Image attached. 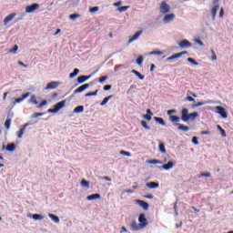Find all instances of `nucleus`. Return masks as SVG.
Listing matches in <instances>:
<instances>
[{"label": "nucleus", "mask_w": 233, "mask_h": 233, "mask_svg": "<svg viewBox=\"0 0 233 233\" xmlns=\"http://www.w3.org/2000/svg\"><path fill=\"white\" fill-rule=\"evenodd\" d=\"M196 117H199V114L198 112H193L188 114L187 108H183L181 110V119L184 123H188V121H194Z\"/></svg>", "instance_id": "nucleus-1"}, {"label": "nucleus", "mask_w": 233, "mask_h": 233, "mask_svg": "<svg viewBox=\"0 0 233 233\" xmlns=\"http://www.w3.org/2000/svg\"><path fill=\"white\" fill-rule=\"evenodd\" d=\"M215 112L217 114H219V116H221L223 119H227V117H228V114L227 113V110L221 106H217L215 107Z\"/></svg>", "instance_id": "nucleus-2"}, {"label": "nucleus", "mask_w": 233, "mask_h": 233, "mask_svg": "<svg viewBox=\"0 0 233 233\" xmlns=\"http://www.w3.org/2000/svg\"><path fill=\"white\" fill-rule=\"evenodd\" d=\"M138 222L140 223V227L142 228H147V226L148 225V220L147 219V217L144 213H141L138 217Z\"/></svg>", "instance_id": "nucleus-3"}, {"label": "nucleus", "mask_w": 233, "mask_h": 233, "mask_svg": "<svg viewBox=\"0 0 233 233\" xmlns=\"http://www.w3.org/2000/svg\"><path fill=\"white\" fill-rule=\"evenodd\" d=\"M161 14H168L170 12V5L167 4V1H162L160 4Z\"/></svg>", "instance_id": "nucleus-4"}, {"label": "nucleus", "mask_w": 233, "mask_h": 233, "mask_svg": "<svg viewBox=\"0 0 233 233\" xmlns=\"http://www.w3.org/2000/svg\"><path fill=\"white\" fill-rule=\"evenodd\" d=\"M188 54L187 51H182L180 53H177L172 55L171 56L167 58V61H174V59H179V57H182L183 56Z\"/></svg>", "instance_id": "nucleus-5"}, {"label": "nucleus", "mask_w": 233, "mask_h": 233, "mask_svg": "<svg viewBox=\"0 0 233 233\" xmlns=\"http://www.w3.org/2000/svg\"><path fill=\"white\" fill-rule=\"evenodd\" d=\"M37 8H39V4H33L31 5H27L25 7V13L26 14H33V12L37 10Z\"/></svg>", "instance_id": "nucleus-6"}, {"label": "nucleus", "mask_w": 233, "mask_h": 233, "mask_svg": "<svg viewBox=\"0 0 233 233\" xmlns=\"http://www.w3.org/2000/svg\"><path fill=\"white\" fill-rule=\"evenodd\" d=\"M178 46L179 48H190V46H192V44L188 40L184 39L178 43Z\"/></svg>", "instance_id": "nucleus-7"}, {"label": "nucleus", "mask_w": 233, "mask_h": 233, "mask_svg": "<svg viewBox=\"0 0 233 233\" xmlns=\"http://www.w3.org/2000/svg\"><path fill=\"white\" fill-rule=\"evenodd\" d=\"M26 97H30V93H25L24 95H22V96L20 98H15L14 105L23 103V101H25V99H26Z\"/></svg>", "instance_id": "nucleus-8"}, {"label": "nucleus", "mask_w": 233, "mask_h": 233, "mask_svg": "<svg viewBox=\"0 0 233 233\" xmlns=\"http://www.w3.org/2000/svg\"><path fill=\"white\" fill-rule=\"evenodd\" d=\"M135 203L139 205V207H141L144 210H148V203H147L145 200L137 199L135 200Z\"/></svg>", "instance_id": "nucleus-9"}, {"label": "nucleus", "mask_w": 233, "mask_h": 233, "mask_svg": "<svg viewBox=\"0 0 233 233\" xmlns=\"http://www.w3.org/2000/svg\"><path fill=\"white\" fill-rule=\"evenodd\" d=\"M57 86H59V82L53 81L47 84L46 90H55Z\"/></svg>", "instance_id": "nucleus-10"}, {"label": "nucleus", "mask_w": 233, "mask_h": 233, "mask_svg": "<svg viewBox=\"0 0 233 233\" xmlns=\"http://www.w3.org/2000/svg\"><path fill=\"white\" fill-rule=\"evenodd\" d=\"M89 86H90V84H84L80 86L78 88H76L74 91V94H81V92H85V90H86V88H88Z\"/></svg>", "instance_id": "nucleus-11"}, {"label": "nucleus", "mask_w": 233, "mask_h": 233, "mask_svg": "<svg viewBox=\"0 0 233 233\" xmlns=\"http://www.w3.org/2000/svg\"><path fill=\"white\" fill-rule=\"evenodd\" d=\"M175 127H177V130H181L182 132H188V130H190L188 126H185L179 123L175 124Z\"/></svg>", "instance_id": "nucleus-12"}, {"label": "nucleus", "mask_w": 233, "mask_h": 233, "mask_svg": "<svg viewBox=\"0 0 233 233\" xmlns=\"http://www.w3.org/2000/svg\"><path fill=\"white\" fill-rule=\"evenodd\" d=\"M174 19H176V15L169 14L165 15L163 22L167 24V23H170L171 21H174Z\"/></svg>", "instance_id": "nucleus-13"}, {"label": "nucleus", "mask_w": 233, "mask_h": 233, "mask_svg": "<svg viewBox=\"0 0 233 233\" xmlns=\"http://www.w3.org/2000/svg\"><path fill=\"white\" fill-rule=\"evenodd\" d=\"M92 77L91 76H80L77 77V83L78 85H83V83L88 81Z\"/></svg>", "instance_id": "nucleus-14"}, {"label": "nucleus", "mask_w": 233, "mask_h": 233, "mask_svg": "<svg viewBox=\"0 0 233 233\" xmlns=\"http://www.w3.org/2000/svg\"><path fill=\"white\" fill-rule=\"evenodd\" d=\"M130 227L135 232H137V230L143 229L140 224H137V222L136 221H132Z\"/></svg>", "instance_id": "nucleus-15"}, {"label": "nucleus", "mask_w": 233, "mask_h": 233, "mask_svg": "<svg viewBox=\"0 0 233 233\" xmlns=\"http://www.w3.org/2000/svg\"><path fill=\"white\" fill-rule=\"evenodd\" d=\"M66 103V100H62L60 102H58L57 104H56L54 106V108L56 109V112H59V110H61V108H63V106H65Z\"/></svg>", "instance_id": "nucleus-16"}, {"label": "nucleus", "mask_w": 233, "mask_h": 233, "mask_svg": "<svg viewBox=\"0 0 233 233\" xmlns=\"http://www.w3.org/2000/svg\"><path fill=\"white\" fill-rule=\"evenodd\" d=\"M15 13L10 14L9 15H7L5 19H4V25L5 26H6V25H8V23H10V21H12L14 19V17H15Z\"/></svg>", "instance_id": "nucleus-17"}, {"label": "nucleus", "mask_w": 233, "mask_h": 233, "mask_svg": "<svg viewBox=\"0 0 233 233\" xmlns=\"http://www.w3.org/2000/svg\"><path fill=\"white\" fill-rule=\"evenodd\" d=\"M87 201H94L96 199H101V195L99 193L92 194L86 198Z\"/></svg>", "instance_id": "nucleus-18"}, {"label": "nucleus", "mask_w": 233, "mask_h": 233, "mask_svg": "<svg viewBox=\"0 0 233 233\" xmlns=\"http://www.w3.org/2000/svg\"><path fill=\"white\" fill-rule=\"evenodd\" d=\"M26 127H28V124H25L22 128L17 132L16 136L18 139H21L23 137V135L25 134V131L26 130Z\"/></svg>", "instance_id": "nucleus-19"}, {"label": "nucleus", "mask_w": 233, "mask_h": 233, "mask_svg": "<svg viewBox=\"0 0 233 233\" xmlns=\"http://www.w3.org/2000/svg\"><path fill=\"white\" fill-rule=\"evenodd\" d=\"M218 10H219V5H216L211 9V15H212L213 21L216 19V15L218 14Z\"/></svg>", "instance_id": "nucleus-20"}, {"label": "nucleus", "mask_w": 233, "mask_h": 233, "mask_svg": "<svg viewBox=\"0 0 233 233\" xmlns=\"http://www.w3.org/2000/svg\"><path fill=\"white\" fill-rule=\"evenodd\" d=\"M152 116H154V114L152 113V110L147 109V114L143 115V117L144 119H147V121H151Z\"/></svg>", "instance_id": "nucleus-21"}, {"label": "nucleus", "mask_w": 233, "mask_h": 233, "mask_svg": "<svg viewBox=\"0 0 233 233\" xmlns=\"http://www.w3.org/2000/svg\"><path fill=\"white\" fill-rule=\"evenodd\" d=\"M147 188H159V183L157 182H147L146 183Z\"/></svg>", "instance_id": "nucleus-22"}, {"label": "nucleus", "mask_w": 233, "mask_h": 233, "mask_svg": "<svg viewBox=\"0 0 233 233\" xmlns=\"http://www.w3.org/2000/svg\"><path fill=\"white\" fill-rule=\"evenodd\" d=\"M141 34H143V31H138L129 40L128 43H134V41H136V39L139 38V35H141Z\"/></svg>", "instance_id": "nucleus-23"}, {"label": "nucleus", "mask_w": 233, "mask_h": 233, "mask_svg": "<svg viewBox=\"0 0 233 233\" xmlns=\"http://www.w3.org/2000/svg\"><path fill=\"white\" fill-rule=\"evenodd\" d=\"M154 120L156 121V123L162 125V127H165L167 125V123H165V119H163L162 117L155 116Z\"/></svg>", "instance_id": "nucleus-24"}, {"label": "nucleus", "mask_w": 233, "mask_h": 233, "mask_svg": "<svg viewBox=\"0 0 233 233\" xmlns=\"http://www.w3.org/2000/svg\"><path fill=\"white\" fill-rule=\"evenodd\" d=\"M172 167H174V162L169 161L167 164L163 165L162 168H164V170H170Z\"/></svg>", "instance_id": "nucleus-25"}, {"label": "nucleus", "mask_w": 233, "mask_h": 233, "mask_svg": "<svg viewBox=\"0 0 233 233\" xmlns=\"http://www.w3.org/2000/svg\"><path fill=\"white\" fill-rule=\"evenodd\" d=\"M112 97H114V96H112V95L105 97L103 99V101L100 103V106H105V105H106V103H108V101H110V99H112Z\"/></svg>", "instance_id": "nucleus-26"}, {"label": "nucleus", "mask_w": 233, "mask_h": 233, "mask_svg": "<svg viewBox=\"0 0 233 233\" xmlns=\"http://www.w3.org/2000/svg\"><path fill=\"white\" fill-rule=\"evenodd\" d=\"M179 121H181V118L177 116H170V122L171 123H179Z\"/></svg>", "instance_id": "nucleus-27"}, {"label": "nucleus", "mask_w": 233, "mask_h": 233, "mask_svg": "<svg viewBox=\"0 0 233 233\" xmlns=\"http://www.w3.org/2000/svg\"><path fill=\"white\" fill-rule=\"evenodd\" d=\"M84 111H85V106H78L75 107V109H74V112L76 114H81V112H84Z\"/></svg>", "instance_id": "nucleus-28"}, {"label": "nucleus", "mask_w": 233, "mask_h": 233, "mask_svg": "<svg viewBox=\"0 0 233 233\" xmlns=\"http://www.w3.org/2000/svg\"><path fill=\"white\" fill-rule=\"evenodd\" d=\"M217 128H218V130L220 131V136L222 137H227V132L225 131V129H223V127H221V126L218 125Z\"/></svg>", "instance_id": "nucleus-29"}, {"label": "nucleus", "mask_w": 233, "mask_h": 233, "mask_svg": "<svg viewBox=\"0 0 233 233\" xmlns=\"http://www.w3.org/2000/svg\"><path fill=\"white\" fill-rule=\"evenodd\" d=\"M6 150L7 152H14V150H15V144H8L6 147Z\"/></svg>", "instance_id": "nucleus-30"}, {"label": "nucleus", "mask_w": 233, "mask_h": 233, "mask_svg": "<svg viewBox=\"0 0 233 233\" xmlns=\"http://www.w3.org/2000/svg\"><path fill=\"white\" fill-rule=\"evenodd\" d=\"M50 219L54 221V223H59V217L54 215V214H49Z\"/></svg>", "instance_id": "nucleus-31"}, {"label": "nucleus", "mask_w": 233, "mask_h": 233, "mask_svg": "<svg viewBox=\"0 0 233 233\" xmlns=\"http://www.w3.org/2000/svg\"><path fill=\"white\" fill-rule=\"evenodd\" d=\"M33 219H35V221H39L41 219H44L45 218L43 217V215H39V214H34L32 216Z\"/></svg>", "instance_id": "nucleus-32"}, {"label": "nucleus", "mask_w": 233, "mask_h": 233, "mask_svg": "<svg viewBox=\"0 0 233 233\" xmlns=\"http://www.w3.org/2000/svg\"><path fill=\"white\" fill-rule=\"evenodd\" d=\"M131 72H132V74H135V76H137L138 79H141V81H143V79H145V76L141 75V73H139L136 70H132Z\"/></svg>", "instance_id": "nucleus-33"}, {"label": "nucleus", "mask_w": 233, "mask_h": 233, "mask_svg": "<svg viewBox=\"0 0 233 233\" xmlns=\"http://www.w3.org/2000/svg\"><path fill=\"white\" fill-rule=\"evenodd\" d=\"M79 74V69L77 68H75L73 73H70L69 74V77L70 79H73V77H76V76H77Z\"/></svg>", "instance_id": "nucleus-34"}, {"label": "nucleus", "mask_w": 233, "mask_h": 233, "mask_svg": "<svg viewBox=\"0 0 233 233\" xmlns=\"http://www.w3.org/2000/svg\"><path fill=\"white\" fill-rule=\"evenodd\" d=\"M159 152H161V154H167V148L165 147V144L161 143L159 144Z\"/></svg>", "instance_id": "nucleus-35"}, {"label": "nucleus", "mask_w": 233, "mask_h": 233, "mask_svg": "<svg viewBox=\"0 0 233 233\" xmlns=\"http://www.w3.org/2000/svg\"><path fill=\"white\" fill-rule=\"evenodd\" d=\"M97 92H99V89H96L95 92H89L85 95L86 97H92V96H97Z\"/></svg>", "instance_id": "nucleus-36"}, {"label": "nucleus", "mask_w": 233, "mask_h": 233, "mask_svg": "<svg viewBox=\"0 0 233 233\" xmlns=\"http://www.w3.org/2000/svg\"><path fill=\"white\" fill-rule=\"evenodd\" d=\"M210 102H198L197 104L193 105V108H198V106H203V105H207Z\"/></svg>", "instance_id": "nucleus-37"}, {"label": "nucleus", "mask_w": 233, "mask_h": 233, "mask_svg": "<svg viewBox=\"0 0 233 233\" xmlns=\"http://www.w3.org/2000/svg\"><path fill=\"white\" fill-rule=\"evenodd\" d=\"M211 61H218V56L216 55V51L214 49H211Z\"/></svg>", "instance_id": "nucleus-38"}, {"label": "nucleus", "mask_w": 233, "mask_h": 233, "mask_svg": "<svg viewBox=\"0 0 233 233\" xmlns=\"http://www.w3.org/2000/svg\"><path fill=\"white\" fill-rule=\"evenodd\" d=\"M12 123V120L10 118H7L5 122V127L6 128V130H8L10 128V125Z\"/></svg>", "instance_id": "nucleus-39"}, {"label": "nucleus", "mask_w": 233, "mask_h": 233, "mask_svg": "<svg viewBox=\"0 0 233 233\" xmlns=\"http://www.w3.org/2000/svg\"><path fill=\"white\" fill-rule=\"evenodd\" d=\"M210 173H208V172H207V173H205V172H202V173H200L198 176V177H210Z\"/></svg>", "instance_id": "nucleus-40"}, {"label": "nucleus", "mask_w": 233, "mask_h": 233, "mask_svg": "<svg viewBox=\"0 0 233 233\" xmlns=\"http://www.w3.org/2000/svg\"><path fill=\"white\" fill-rule=\"evenodd\" d=\"M141 126L146 128V130H150V127H148V124L147 123V121L142 120L141 121Z\"/></svg>", "instance_id": "nucleus-41"}, {"label": "nucleus", "mask_w": 233, "mask_h": 233, "mask_svg": "<svg viewBox=\"0 0 233 233\" xmlns=\"http://www.w3.org/2000/svg\"><path fill=\"white\" fill-rule=\"evenodd\" d=\"M77 17H81V15L79 14H73L69 15V19H71L72 21H74L75 19H77Z\"/></svg>", "instance_id": "nucleus-42"}, {"label": "nucleus", "mask_w": 233, "mask_h": 233, "mask_svg": "<svg viewBox=\"0 0 233 233\" xmlns=\"http://www.w3.org/2000/svg\"><path fill=\"white\" fill-rule=\"evenodd\" d=\"M188 63H191V65H194L195 66H198V65H199V63L196 62V60H194V58L188 57L187 58Z\"/></svg>", "instance_id": "nucleus-43"}, {"label": "nucleus", "mask_w": 233, "mask_h": 233, "mask_svg": "<svg viewBox=\"0 0 233 233\" xmlns=\"http://www.w3.org/2000/svg\"><path fill=\"white\" fill-rule=\"evenodd\" d=\"M149 54L150 56H163V51H152Z\"/></svg>", "instance_id": "nucleus-44"}, {"label": "nucleus", "mask_w": 233, "mask_h": 233, "mask_svg": "<svg viewBox=\"0 0 233 233\" xmlns=\"http://www.w3.org/2000/svg\"><path fill=\"white\" fill-rule=\"evenodd\" d=\"M18 49H19V46H17V45H15L14 47L9 50V53L15 54V52H17Z\"/></svg>", "instance_id": "nucleus-45"}, {"label": "nucleus", "mask_w": 233, "mask_h": 233, "mask_svg": "<svg viewBox=\"0 0 233 233\" xmlns=\"http://www.w3.org/2000/svg\"><path fill=\"white\" fill-rule=\"evenodd\" d=\"M81 185H82V187H90V182L86 181V179H82Z\"/></svg>", "instance_id": "nucleus-46"}, {"label": "nucleus", "mask_w": 233, "mask_h": 233, "mask_svg": "<svg viewBox=\"0 0 233 233\" xmlns=\"http://www.w3.org/2000/svg\"><path fill=\"white\" fill-rule=\"evenodd\" d=\"M30 102L33 103V105H37V97H35V96H32L30 98Z\"/></svg>", "instance_id": "nucleus-47"}, {"label": "nucleus", "mask_w": 233, "mask_h": 233, "mask_svg": "<svg viewBox=\"0 0 233 233\" xmlns=\"http://www.w3.org/2000/svg\"><path fill=\"white\" fill-rule=\"evenodd\" d=\"M120 154H121V156H127V157H130V156H132V154H130V152L125 151V150H121Z\"/></svg>", "instance_id": "nucleus-48"}, {"label": "nucleus", "mask_w": 233, "mask_h": 233, "mask_svg": "<svg viewBox=\"0 0 233 233\" xmlns=\"http://www.w3.org/2000/svg\"><path fill=\"white\" fill-rule=\"evenodd\" d=\"M143 56H138V58L137 59V65H139V66L143 65Z\"/></svg>", "instance_id": "nucleus-49"}, {"label": "nucleus", "mask_w": 233, "mask_h": 233, "mask_svg": "<svg viewBox=\"0 0 233 233\" xmlns=\"http://www.w3.org/2000/svg\"><path fill=\"white\" fill-rule=\"evenodd\" d=\"M98 10H99V7H98V6H94V7H91V8L89 9V12H90L91 14H94V13L97 12Z\"/></svg>", "instance_id": "nucleus-50"}, {"label": "nucleus", "mask_w": 233, "mask_h": 233, "mask_svg": "<svg viewBox=\"0 0 233 233\" xmlns=\"http://www.w3.org/2000/svg\"><path fill=\"white\" fill-rule=\"evenodd\" d=\"M128 8H130L129 6H121L118 8V12H127V10H128Z\"/></svg>", "instance_id": "nucleus-51"}, {"label": "nucleus", "mask_w": 233, "mask_h": 233, "mask_svg": "<svg viewBox=\"0 0 233 233\" xmlns=\"http://www.w3.org/2000/svg\"><path fill=\"white\" fill-rule=\"evenodd\" d=\"M106 79H108V76H101L98 79V83H105V81H106Z\"/></svg>", "instance_id": "nucleus-52"}, {"label": "nucleus", "mask_w": 233, "mask_h": 233, "mask_svg": "<svg viewBox=\"0 0 233 233\" xmlns=\"http://www.w3.org/2000/svg\"><path fill=\"white\" fill-rule=\"evenodd\" d=\"M150 163L151 165H161V161L157 159L150 160Z\"/></svg>", "instance_id": "nucleus-53"}, {"label": "nucleus", "mask_w": 233, "mask_h": 233, "mask_svg": "<svg viewBox=\"0 0 233 233\" xmlns=\"http://www.w3.org/2000/svg\"><path fill=\"white\" fill-rule=\"evenodd\" d=\"M192 143L194 145H199V141H198V137H193L192 138Z\"/></svg>", "instance_id": "nucleus-54"}, {"label": "nucleus", "mask_w": 233, "mask_h": 233, "mask_svg": "<svg viewBox=\"0 0 233 233\" xmlns=\"http://www.w3.org/2000/svg\"><path fill=\"white\" fill-rule=\"evenodd\" d=\"M42 116H45V113H34L33 117H41Z\"/></svg>", "instance_id": "nucleus-55"}, {"label": "nucleus", "mask_w": 233, "mask_h": 233, "mask_svg": "<svg viewBox=\"0 0 233 233\" xmlns=\"http://www.w3.org/2000/svg\"><path fill=\"white\" fill-rule=\"evenodd\" d=\"M45 105H46V100H43L39 106H38V108H43V106H45Z\"/></svg>", "instance_id": "nucleus-56"}, {"label": "nucleus", "mask_w": 233, "mask_h": 233, "mask_svg": "<svg viewBox=\"0 0 233 233\" xmlns=\"http://www.w3.org/2000/svg\"><path fill=\"white\" fill-rule=\"evenodd\" d=\"M111 88H112V86H111V85H106V86H104V90H105L106 92L108 91V90H111Z\"/></svg>", "instance_id": "nucleus-57"}, {"label": "nucleus", "mask_w": 233, "mask_h": 233, "mask_svg": "<svg viewBox=\"0 0 233 233\" xmlns=\"http://www.w3.org/2000/svg\"><path fill=\"white\" fill-rule=\"evenodd\" d=\"M224 15H225V9L220 8L219 17H223Z\"/></svg>", "instance_id": "nucleus-58"}, {"label": "nucleus", "mask_w": 233, "mask_h": 233, "mask_svg": "<svg viewBox=\"0 0 233 233\" xmlns=\"http://www.w3.org/2000/svg\"><path fill=\"white\" fill-rule=\"evenodd\" d=\"M201 136H208L210 135V131L207 130V131H201Z\"/></svg>", "instance_id": "nucleus-59"}, {"label": "nucleus", "mask_w": 233, "mask_h": 233, "mask_svg": "<svg viewBox=\"0 0 233 233\" xmlns=\"http://www.w3.org/2000/svg\"><path fill=\"white\" fill-rule=\"evenodd\" d=\"M56 112H57L55 107L53 109H48L47 110V114H56Z\"/></svg>", "instance_id": "nucleus-60"}, {"label": "nucleus", "mask_w": 233, "mask_h": 233, "mask_svg": "<svg viewBox=\"0 0 233 233\" xmlns=\"http://www.w3.org/2000/svg\"><path fill=\"white\" fill-rule=\"evenodd\" d=\"M186 100L190 101V102L196 101V99H194V97H192V96H187Z\"/></svg>", "instance_id": "nucleus-61"}, {"label": "nucleus", "mask_w": 233, "mask_h": 233, "mask_svg": "<svg viewBox=\"0 0 233 233\" xmlns=\"http://www.w3.org/2000/svg\"><path fill=\"white\" fill-rule=\"evenodd\" d=\"M102 179H105L106 181H112V178H110V177H103Z\"/></svg>", "instance_id": "nucleus-62"}, {"label": "nucleus", "mask_w": 233, "mask_h": 233, "mask_svg": "<svg viewBox=\"0 0 233 233\" xmlns=\"http://www.w3.org/2000/svg\"><path fill=\"white\" fill-rule=\"evenodd\" d=\"M168 116H170V114H176V110L175 109H171L167 111Z\"/></svg>", "instance_id": "nucleus-63"}, {"label": "nucleus", "mask_w": 233, "mask_h": 233, "mask_svg": "<svg viewBox=\"0 0 233 233\" xmlns=\"http://www.w3.org/2000/svg\"><path fill=\"white\" fill-rule=\"evenodd\" d=\"M18 65L20 66H24V68H26V65H25V63H23V62H21V61H19L18 62Z\"/></svg>", "instance_id": "nucleus-64"}]
</instances>
